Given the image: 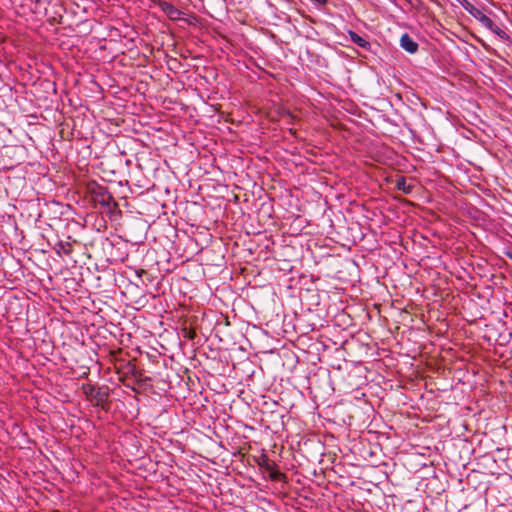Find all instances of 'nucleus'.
<instances>
[{
  "label": "nucleus",
  "instance_id": "f257e3e1",
  "mask_svg": "<svg viewBox=\"0 0 512 512\" xmlns=\"http://www.w3.org/2000/svg\"><path fill=\"white\" fill-rule=\"evenodd\" d=\"M86 399L94 406L107 409L109 406L110 388L107 385L84 384L82 386Z\"/></svg>",
  "mask_w": 512,
  "mask_h": 512
},
{
  "label": "nucleus",
  "instance_id": "f03ea898",
  "mask_svg": "<svg viewBox=\"0 0 512 512\" xmlns=\"http://www.w3.org/2000/svg\"><path fill=\"white\" fill-rule=\"evenodd\" d=\"M87 190L95 206L100 205L103 208L108 205L113 198L108 188L98 184L96 181L89 182Z\"/></svg>",
  "mask_w": 512,
  "mask_h": 512
},
{
  "label": "nucleus",
  "instance_id": "7ed1b4c3",
  "mask_svg": "<svg viewBox=\"0 0 512 512\" xmlns=\"http://www.w3.org/2000/svg\"><path fill=\"white\" fill-rule=\"evenodd\" d=\"M476 11H477V14H479V21L481 22V24L484 27H486L490 31L494 32L502 39L509 38L508 34L504 30H502L490 17L485 15L480 10H476Z\"/></svg>",
  "mask_w": 512,
  "mask_h": 512
},
{
  "label": "nucleus",
  "instance_id": "20e7f679",
  "mask_svg": "<svg viewBox=\"0 0 512 512\" xmlns=\"http://www.w3.org/2000/svg\"><path fill=\"white\" fill-rule=\"evenodd\" d=\"M126 374L131 375L134 378L137 385H139V386H142L146 382L151 381L150 377H147L144 375L143 370L137 369L136 365L131 362H128L126 364Z\"/></svg>",
  "mask_w": 512,
  "mask_h": 512
},
{
  "label": "nucleus",
  "instance_id": "39448f33",
  "mask_svg": "<svg viewBox=\"0 0 512 512\" xmlns=\"http://www.w3.org/2000/svg\"><path fill=\"white\" fill-rule=\"evenodd\" d=\"M157 6L161 9L163 13L167 15V17L170 20L173 21L178 20L182 14V12L170 2L158 0Z\"/></svg>",
  "mask_w": 512,
  "mask_h": 512
},
{
  "label": "nucleus",
  "instance_id": "423d86ee",
  "mask_svg": "<svg viewBox=\"0 0 512 512\" xmlns=\"http://www.w3.org/2000/svg\"><path fill=\"white\" fill-rule=\"evenodd\" d=\"M400 46L410 54L418 51V43L408 34L404 33L400 38Z\"/></svg>",
  "mask_w": 512,
  "mask_h": 512
},
{
  "label": "nucleus",
  "instance_id": "0eeeda50",
  "mask_svg": "<svg viewBox=\"0 0 512 512\" xmlns=\"http://www.w3.org/2000/svg\"><path fill=\"white\" fill-rule=\"evenodd\" d=\"M348 34H349L350 40L354 44H356L357 46H359L363 49H366V50L370 49L371 44L366 38L360 36L358 33L354 32L352 30H349Z\"/></svg>",
  "mask_w": 512,
  "mask_h": 512
},
{
  "label": "nucleus",
  "instance_id": "6e6552de",
  "mask_svg": "<svg viewBox=\"0 0 512 512\" xmlns=\"http://www.w3.org/2000/svg\"><path fill=\"white\" fill-rule=\"evenodd\" d=\"M53 249L59 256L62 254L70 256L73 252V245L70 242L58 241L54 245Z\"/></svg>",
  "mask_w": 512,
  "mask_h": 512
},
{
  "label": "nucleus",
  "instance_id": "1a4fd4ad",
  "mask_svg": "<svg viewBox=\"0 0 512 512\" xmlns=\"http://www.w3.org/2000/svg\"><path fill=\"white\" fill-rule=\"evenodd\" d=\"M396 189L402 191L404 194H410L413 191L414 186L407 184V180L404 176H399L395 183Z\"/></svg>",
  "mask_w": 512,
  "mask_h": 512
},
{
  "label": "nucleus",
  "instance_id": "9d476101",
  "mask_svg": "<svg viewBox=\"0 0 512 512\" xmlns=\"http://www.w3.org/2000/svg\"><path fill=\"white\" fill-rule=\"evenodd\" d=\"M257 464L268 472L274 468H277V464L271 461L266 454H262L259 457Z\"/></svg>",
  "mask_w": 512,
  "mask_h": 512
},
{
  "label": "nucleus",
  "instance_id": "9b49d317",
  "mask_svg": "<svg viewBox=\"0 0 512 512\" xmlns=\"http://www.w3.org/2000/svg\"><path fill=\"white\" fill-rule=\"evenodd\" d=\"M107 214H109V217L112 219L115 215L121 216L122 212L119 209L118 203L115 201L114 198H112L111 202H109L108 205L103 207Z\"/></svg>",
  "mask_w": 512,
  "mask_h": 512
},
{
  "label": "nucleus",
  "instance_id": "f8f14e48",
  "mask_svg": "<svg viewBox=\"0 0 512 512\" xmlns=\"http://www.w3.org/2000/svg\"><path fill=\"white\" fill-rule=\"evenodd\" d=\"M269 478L272 481H281L286 478L285 474L280 472L277 468L269 471Z\"/></svg>",
  "mask_w": 512,
  "mask_h": 512
},
{
  "label": "nucleus",
  "instance_id": "ddd939ff",
  "mask_svg": "<svg viewBox=\"0 0 512 512\" xmlns=\"http://www.w3.org/2000/svg\"><path fill=\"white\" fill-rule=\"evenodd\" d=\"M467 12H469L473 17L477 18L479 20V14H477V11L478 10L473 4H471V6H466L464 8Z\"/></svg>",
  "mask_w": 512,
  "mask_h": 512
},
{
  "label": "nucleus",
  "instance_id": "4468645a",
  "mask_svg": "<svg viewBox=\"0 0 512 512\" xmlns=\"http://www.w3.org/2000/svg\"><path fill=\"white\" fill-rule=\"evenodd\" d=\"M184 337L193 340L197 336L196 332L193 329H184Z\"/></svg>",
  "mask_w": 512,
  "mask_h": 512
},
{
  "label": "nucleus",
  "instance_id": "2eb2a0df",
  "mask_svg": "<svg viewBox=\"0 0 512 512\" xmlns=\"http://www.w3.org/2000/svg\"><path fill=\"white\" fill-rule=\"evenodd\" d=\"M283 115L288 118L289 123L292 122L294 119V116L290 113V111H284Z\"/></svg>",
  "mask_w": 512,
  "mask_h": 512
},
{
  "label": "nucleus",
  "instance_id": "dca6fc26",
  "mask_svg": "<svg viewBox=\"0 0 512 512\" xmlns=\"http://www.w3.org/2000/svg\"><path fill=\"white\" fill-rule=\"evenodd\" d=\"M457 2L463 7L465 8L467 5L468 6H471V3L468 1V0H457Z\"/></svg>",
  "mask_w": 512,
  "mask_h": 512
},
{
  "label": "nucleus",
  "instance_id": "f3484780",
  "mask_svg": "<svg viewBox=\"0 0 512 512\" xmlns=\"http://www.w3.org/2000/svg\"><path fill=\"white\" fill-rule=\"evenodd\" d=\"M137 274H138V276H139L140 278L142 277V275H145V276L147 277V279H148V280H150V279H149V276H150V275H149L145 270H143V269H142V270H140V271H138V272H137Z\"/></svg>",
  "mask_w": 512,
  "mask_h": 512
},
{
  "label": "nucleus",
  "instance_id": "a211bd4d",
  "mask_svg": "<svg viewBox=\"0 0 512 512\" xmlns=\"http://www.w3.org/2000/svg\"><path fill=\"white\" fill-rule=\"evenodd\" d=\"M315 3L319 5H326L328 0H313Z\"/></svg>",
  "mask_w": 512,
  "mask_h": 512
},
{
  "label": "nucleus",
  "instance_id": "6ab92c4d",
  "mask_svg": "<svg viewBox=\"0 0 512 512\" xmlns=\"http://www.w3.org/2000/svg\"><path fill=\"white\" fill-rule=\"evenodd\" d=\"M127 387H130L133 391L138 392V390L134 386H130L129 384H126Z\"/></svg>",
  "mask_w": 512,
  "mask_h": 512
},
{
  "label": "nucleus",
  "instance_id": "aec40b11",
  "mask_svg": "<svg viewBox=\"0 0 512 512\" xmlns=\"http://www.w3.org/2000/svg\"><path fill=\"white\" fill-rule=\"evenodd\" d=\"M508 256H509L510 259H512V254L511 253H509Z\"/></svg>",
  "mask_w": 512,
  "mask_h": 512
}]
</instances>
